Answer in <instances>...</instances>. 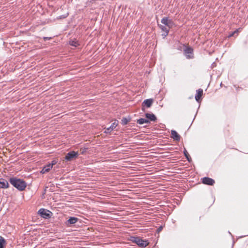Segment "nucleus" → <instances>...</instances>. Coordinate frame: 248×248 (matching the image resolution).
Segmentation results:
<instances>
[{"mask_svg": "<svg viewBox=\"0 0 248 248\" xmlns=\"http://www.w3.org/2000/svg\"><path fill=\"white\" fill-rule=\"evenodd\" d=\"M9 181L11 185L20 191L24 190L27 186V184L23 180L16 177L10 178Z\"/></svg>", "mask_w": 248, "mask_h": 248, "instance_id": "obj_1", "label": "nucleus"}, {"mask_svg": "<svg viewBox=\"0 0 248 248\" xmlns=\"http://www.w3.org/2000/svg\"><path fill=\"white\" fill-rule=\"evenodd\" d=\"M132 241L142 248H145L148 245V242L147 241H144L138 237H133Z\"/></svg>", "mask_w": 248, "mask_h": 248, "instance_id": "obj_2", "label": "nucleus"}, {"mask_svg": "<svg viewBox=\"0 0 248 248\" xmlns=\"http://www.w3.org/2000/svg\"><path fill=\"white\" fill-rule=\"evenodd\" d=\"M78 153L75 151H71L68 153L65 156V159L66 161H70L78 156Z\"/></svg>", "mask_w": 248, "mask_h": 248, "instance_id": "obj_3", "label": "nucleus"}, {"mask_svg": "<svg viewBox=\"0 0 248 248\" xmlns=\"http://www.w3.org/2000/svg\"><path fill=\"white\" fill-rule=\"evenodd\" d=\"M38 213L42 217L46 219L49 218L51 217L50 213H51L49 210L45 209H40Z\"/></svg>", "mask_w": 248, "mask_h": 248, "instance_id": "obj_4", "label": "nucleus"}, {"mask_svg": "<svg viewBox=\"0 0 248 248\" xmlns=\"http://www.w3.org/2000/svg\"><path fill=\"white\" fill-rule=\"evenodd\" d=\"M193 50L190 47H186L184 50V54L187 59H191L193 57Z\"/></svg>", "mask_w": 248, "mask_h": 248, "instance_id": "obj_5", "label": "nucleus"}, {"mask_svg": "<svg viewBox=\"0 0 248 248\" xmlns=\"http://www.w3.org/2000/svg\"><path fill=\"white\" fill-rule=\"evenodd\" d=\"M202 182L204 184L209 186H213L215 183V181L214 179L207 177L202 178Z\"/></svg>", "mask_w": 248, "mask_h": 248, "instance_id": "obj_6", "label": "nucleus"}, {"mask_svg": "<svg viewBox=\"0 0 248 248\" xmlns=\"http://www.w3.org/2000/svg\"><path fill=\"white\" fill-rule=\"evenodd\" d=\"M161 22L169 28H171L173 25V22L171 20H169L167 17H163Z\"/></svg>", "mask_w": 248, "mask_h": 248, "instance_id": "obj_7", "label": "nucleus"}, {"mask_svg": "<svg viewBox=\"0 0 248 248\" xmlns=\"http://www.w3.org/2000/svg\"><path fill=\"white\" fill-rule=\"evenodd\" d=\"M154 102L153 99H148L145 100L142 103V109L144 110L143 108L146 107L147 108H150Z\"/></svg>", "mask_w": 248, "mask_h": 248, "instance_id": "obj_8", "label": "nucleus"}, {"mask_svg": "<svg viewBox=\"0 0 248 248\" xmlns=\"http://www.w3.org/2000/svg\"><path fill=\"white\" fill-rule=\"evenodd\" d=\"M158 26L161 30L164 31V33L162 34V36H163V38H165L168 35L170 28L166 26H163L162 25H159Z\"/></svg>", "mask_w": 248, "mask_h": 248, "instance_id": "obj_9", "label": "nucleus"}, {"mask_svg": "<svg viewBox=\"0 0 248 248\" xmlns=\"http://www.w3.org/2000/svg\"><path fill=\"white\" fill-rule=\"evenodd\" d=\"M203 94V90L202 89H199L197 90V93L195 95V100L198 102H200L201 100L202 96Z\"/></svg>", "mask_w": 248, "mask_h": 248, "instance_id": "obj_10", "label": "nucleus"}, {"mask_svg": "<svg viewBox=\"0 0 248 248\" xmlns=\"http://www.w3.org/2000/svg\"><path fill=\"white\" fill-rule=\"evenodd\" d=\"M118 121H115L114 123L112 124L108 128H106L105 130V133H110L112 130H113L118 125Z\"/></svg>", "mask_w": 248, "mask_h": 248, "instance_id": "obj_11", "label": "nucleus"}, {"mask_svg": "<svg viewBox=\"0 0 248 248\" xmlns=\"http://www.w3.org/2000/svg\"><path fill=\"white\" fill-rule=\"evenodd\" d=\"M9 185L8 181L4 179H0V188H7L9 187Z\"/></svg>", "mask_w": 248, "mask_h": 248, "instance_id": "obj_12", "label": "nucleus"}, {"mask_svg": "<svg viewBox=\"0 0 248 248\" xmlns=\"http://www.w3.org/2000/svg\"><path fill=\"white\" fill-rule=\"evenodd\" d=\"M171 138L176 141H178L180 140V136L175 130L171 131Z\"/></svg>", "mask_w": 248, "mask_h": 248, "instance_id": "obj_13", "label": "nucleus"}, {"mask_svg": "<svg viewBox=\"0 0 248 248\" xmlns=\"http://www.w3.org/2000/svg\"><path fill=\"white\" fill-rule=\"evenodd\" d=\"M145 117L149 121L155 122L157 120L156 116L153 113H146Z\"/></svg>", "mask_w": 248, "mask_h": 248, "instance_id": "obj_14", "label": "nucleus"}, {"mask_svg": "<svg viewBox=\"0 0 248 248\" xmlns=\"http://www.w3.org/2000/svg\"><path fill=\"white\" fill-rule=\"evenodd\" d=\"M78 220V218L76 217H70L69 219L67 221L66 224L67 225L74 224Z\"/></svg>", "mask_w": 248, "mask_h": 248, "instance_id": "obj_15", "label": "nucleus"}, {"mask_svg": "<svg viewBox=\"0 0 248 248\" xmlns=\"http://www.w3.org/2000/svg\"><path fill=\"white\" fill-rule=\"evenodd\" d=\"M137 123L140 124H149L150 121L148 120L145 119L144 118H140L137 120Z\"/></svg>", "mask_w": 248, "mask_h": 248, "instance_id": "obj_16", "label": "nucleus"}, {"mask_svg": "<svg viewBox=\"0 0 248 248\" xmlns=\"http://www.w3.org/2000/svg\"><path fill=\"white\" fill-rule=\"evenodd\" d=\"M51 169L50 165H49V164L45 166L43 169L42 170L41 172L42 173H45L47 172H48L50 169Z\"/></svg>", "mask_w": 248, "mask_h": 248, "instance_id": "obj_17", "label": "nucleus"}, {"mask_svg": "<svg viewBox=\"0 0 248 248\" xmlns=\"http://www.w3.org/2000/svg\"><path fill=\"white\" fill-rule=\"evenodd\" d=\"M6 244V241L5 239L0 236V248H4L5 245Z\"/></svg>", "mask_w": 248, "mask_h": 248, "instance_id": "obj_18", "label": "nucleus"}, {"mask_svg": "<svg viewBox=\"0 0 248 248\" xmlns=\"http://www.w3.org/2000/svg\"><path fill=\"white\" fill-rule=\"evenodd\" d=\"M130 119H127L126 118L124 117L122 118L121 121H122V124L123 125H125L128 124L129 122H130Z\"/></svg>", "mask_w": 248, "mask_h": 248, "instance_id": "obj_19", "label": "nucleus"}, {"mask_svg": "<svg viewBox=\"0 0 248 248\" xmlns=\"http://www.w3.org/2000/svg\"><path fill=\"white\" fill-rule=\"evenodd\" d=\"M184 153L185 156L187 160L189 162H190V160H191V157L190 156L189 154L188 153V152H187V151L186 149L185 150V151L184 152Z\"/></svg>", "mask_w": 248, "mask_h": 248, "instance_id": "obj_20", "label": "nucleus"}, {"mask_svg": "<svg viewBox=\"0 0 248 248\" xmlns=\"http://www.w3.org/2000/svg\"><path fill=\"white\" fill-rule=\"evenodd\" d=\"M70 45L74 46H77L78 45V43L77 41L72 40L70 41Z\"/></svg>", "mask_w": 248, "mask_h": 248, "instance_id": "obj_21", "label": "nucleus"}, {"mask_svg": "<svg viewBox=\"0 0 248 248\" xmlns=\"http://www.w3.org/2000/svg\"><path fill=\"white\" fill-rule=\"evenodd\" d=\"M57 163V161L55 160L51 161V163L49 164V165H50L51 168H52L53 166L55 165Z\"/></svg>", "mask_w": 248, "mask_h": 248, "instance_id": "obj_22", "label": "nucleus"}, {"mask_svg": "<svg viewBox=\"0 0 248 248\" xmlns=\"http://www.w3.org/2000/svg\"><path fill=\"white\" fill-rule=\"evenodd\" d=\"M51 39V37H44V40H50Z\"/></svg>", "mask_w": 248, "mask_h": 248, "instance_id": "obj_23", "label": "nucleus"}, {"mask_svg": "<svg viewBox=\"0 0 248 248\" xmlns=\"http://www.w3.org/2000/svg\"><path fill=\"white\" fill-rule=\"evenodd\" d=\"M161 229H162V227H160L158 229V231H159L161 230Z\"/></svg>", "mask_w": 248, "mask_h": 248, "instance_id": "obj_24", "label": "nucleus"}, {"mask_svg": "<svg viewBox=\"0 0 248 248\" xmlns=\"http://www.w3.org/2000/svg\"><path fill=\"white\" fill-rule=\"evenodd\" d=\"M232 36V33H230V35H229V37H231Z\"/></svg>", "mask_w": 248, "mask_h": 248, "instance_id": "obj_25", "label": "nucleus"}]
</instances>
